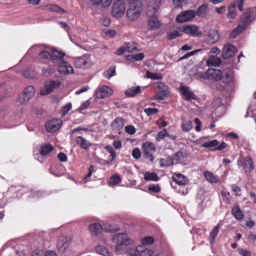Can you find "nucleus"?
I'll use <instances>...</instances> for the list:
<instances>
[{
	"label": "nucleus",
	"instance_id": "obj_35",
	"mask_svg": "<svg viewBox=\"0 0 256 256\" xmlns=\"http://www.w3.org/2000/svg\"><path fill=\"white\" fill-rule=\"evenodd\" d=\"M53 150L54 148L50 144H42L40 146V154L42 156H46L50 154Z\"/></svg>",
	"mask_w": 256,
	"mask_h": 256
},
{
	"label": "nucleus",
	"instance_id": "obj_53",
	"mask_svg": "<svg viewBox=\"0 0 256 256\" xmlns=\"http://www.w3.org/2000/svg\"><path fill=\"white\" fill-rule=\"evenodd\" d=\"M116 74V67H111L108 70L104 72L105 77L110 79Z\"/></svg>",
	"mask_w": 256,
	"mask_h": 256
},
{
	"label": "nucleus",
	"instance_id": "obj_1",
	"mask_svg": "<svg viewBox=\"0 0 256 256\" xmlns=\"http://www.w3.org/2000/svg\"><path fill=\"white\" fill-rule=\"evenodd\" d=\"M113 240L116 244V252L117 254L126 252L128 246L132 242V240L124 233L116 234L113 238Z\"/></svg>",
	"mask_w": 256,
	"mask_h": 256
},
{
	"label": "nucleus",
	"instance_id": "obj_4",
	"mask_svg": "<svg viewBox=\"0 0 256 256\" xmlns=\"http://www.w3.org/2000/svg\"><path fill=\"white\" fill-rule=\"evenodd\" d=\"M74 63L75 67L82 69L88 68L92 65L90 56L88 54L74 58Z\"/></svg>",
	"mask_w": 256,
	"mask_h": 256
},
{
	"label": "nucleus",
	"instance_id": "obj_14",
	"mask_svg": "<svg viewBox=\"0 0 256 256\" xmlns=\"http://www.w3.org/2000/svg\"><path fill=\"white\" fill-rule=\"evenodd\" d=\"M71 242V238L66 236H61L58 238L57 248L60 252H64Z\"/></svg>",
	"mask_w": 256,
	"mask_h": 256
},
{
	"label": "nucleus",
	"instance_id": "obj_43",
	"mask_svg": "<svg viewBox=\"0 0 256 256\" xmlns=\"http://www.w3.org/2000/svg\"><path fill=\"white\" fill-rule=\"evenodd\" d=\"M92 3L93 5L102 4L104 8H107L110 6L112 3V0H91Z\"/></svg>",
	"mask_w": 256,
	"mask_h": 256
},
{
	"label": "nucleus",
	"instance_id": "obj_3",
	"mask_svg": "<svg viewBox=\"0 0 256 256\" xmlns=\"http://www.w3.org/2000/svg\"><path fill=\"white\" fill-rule=\"evenodd\" d=\"M52 48L46 44H36L31 47L30 50L34 51L36 50V52H39L38 56L42 60H51V52Z\"/></svg>",
	"mask_w": 256,
	"mask_h": 256
},
{
	"label": "nucleus",
	"instance_id": "obj_10",
	"mask_svg": "<svg viewBox=\"0 0 256 256\" xmlns=\"http://www.w3.org/2000/svg\"><path fill=\"white\" fill-rule=\"evenodd\" d=\"M35 93V89L32 86H28L26 87L21 94L18 98V101L20 104H24L32 98Z\"/></svg>",
	"mask_w": 256,
	"mask_h": 256
},
{
	"label": "nucleus",
	"instance_id": "obj_5",
	"mask_svg": "<svg viewBox=\"0 0 256 256\" xmlns=\"http://www.w3.org/2000/svg\"><path fill=\"white\" fill-rule=\"evenodd\" d=\"M126 12V3L124 0H115L112 10V15L116 18H121Z\"/></svg>",
	"mask_w": 256,
	"mask_h": 256
},
{
	"label": "nucleus",
	"instance_id": "obj_57",
	"mask_svg": "<svg viewBox=\"0 0 256 256\" xmlns=\"http://www.w3.org/2000/svg\"><path fill=\"white\" fill-rule=\"evenodd\" d=\"M166 136H169V134L166 129H164L158 132V136H156V140L158 141H160L161 140L164 139Z\"/></svg>",
	"mask_w": 256,
	"mask_h": 256
},
{
	"label": "nucleus",
	"instance_id": "obj_49",
	"mask_svg": "<svg viewBox=\"0 0 256 256\" xmlns=\"http://www.w3.org/2000/svg\"><path fill=\"white\" fill-rule=\"evenodd\" d=\"M236 7L235 4H233L228 8V18L230 20L234 19L236 16Z\"/></svg>",
	"mask_w": 256,
	"mask_h": 256
},
{
	"label": "nucleus",
	"instance_id": "obj_52",
	"mask_svg": "<svg viewBox=\"0 0 256 256\" xmlns=\"http://www.w3.org/2000/svg\"><path fill=\"white\" fill-rule=\"evenodd\" d=\"M154 85L160 92H168V87L163 82H156L154 83Z\"/></svg>",
	"mask_w": 256,
	"mask_h": 256
},
{
	"label": "nucleus",
	"instance_id": "obj_54",
	"mask_svg": "<svg viewBox=\"0 0 256 256\" xmlns=\"http://www.w3.org/2000/svg\"><path fill=\"white\" fill-rule=\"evenodd\" d=\"M169 92H159L154 95V98L157 100H163L168 96Z\"/></svg>",
	"mask_w": 256,
	"mask_h": 256
},
{
	"label": "nucleus",
	"instance_id": "obj_25",
	"mask_svg": "<svg viewBox=\"0 0 256 256\" xmlns=\"http://www.w3.org/2000/svg\"><path fill=\"white\" fill-rule=\"evenodd\" d=\"M76 142L84 150L88 149L91 146V143L82 136H78L76 138Z\"/></svg>",
	"mask_w": 256,
	"mask_h": 256
},
{
	"label": "nucleus",
	"instance_id": "obj_61",
	"mask_svg": "<svg viewBox=\"0 0 256 256\" xmlns=\"http://www.w3.org/2000/svg\"><path fill=\"white\" fill-rule=\"evenodd\" d=\"M144 256H160L159 254L151 249L148 248L143 252Z\"/></svg>",
	"mask_w": 256,
	"mask_h": 256
},
{
	"label": "nucleus",
	"instance_id": "obj_62",
	"mask_svg": "<svg viewBox=\"0 0 256 256\" xmlns=\"http://www.w3.org/2000/svg\"><path fill=\"white\" fill-rule=\"evenodd\" d=\"M132 157L134 158H135L136 160L140 158L141 156V152H140V148H134L132 152Z\"/></svg>",
	"mask_w": 256,
	"mask_h": 256
},
{
	"label": "nucleus",
	"instance_id": "obj_7",
	"mask_svg": "<svg viewBox=\"0 0 256 256\" xmlns=\"http://www.w3.org/2000/svg\"><path fill=\"white\" fill-rule=\"evenodd\" d=\"M142 148L144 149V157L145 158H149L150 162H154V157L153 154L156 150L154 144L152 142H146L143 144Z\"/></svg>",
	"mask_w": 256,
	"mask_h": 256
},
{
	"label": "nucleus",
	"instance_id": "obj_48",
	"mask_svg": "<svg viewBox=\"0 0 256 256\" xmlns=\"http://www.w3.org/2000/svg\"><path fill=\"white\" fill-rule=\"evenodd\" d=\"M146 77L152 80H159L162 78V76L160 73H153L149 71H147L146 72Z\"/></svg>",
	"mask_w": 256,
	"mask_h": 256
},
{
	"label": "nucleus",
	"instance_id": "obj_38",
	"mask_svg": "<svg viewBox=\"0 0 256 256\" xmlns=\"http://www.w3.org/2000/svg\"><path fill=\"white\" fill-rule=\"evenodd\" d=\"M105 149L110 154V156L112 157L111 160H108L106 162L107 164L110 166L112 164V162L116 159V153L114 148L110 146H106L105 147Z\"/></svg>",
	"mask_w": 256,
	"mask_h": 256
},
{
	"label": "nucleus",
	"instance_id": "obj_8",
	"mask_svg": "<svg viewBox=\"0 0 256 256\" xmlns=\"http://www.w3.org/2000/svg\"><path fill=\"white\" fill-rule=\"evenodd\" d=\"M180 30L192 37H200L202 34V32L198 30V26L193 24H187L180 26Z\"/></svg>",
	"mask_w": 256,
	"mask_h": 256
},
{
	"label": "nucleus",
	"instance_id": "obj_24",
	"mask_svg": "<svg viewBox=\"0 0 256 256\" xmlns=\"http://www.w3.org/2000/svg\"><path fill=\"white\" fill-rule=\"evenodd\" d=\"M88 230L92 235L96 236L101 232L102 226L99 223H92L89 225Z\"/></svg>",
	"mask_w": 256,
	"mask_h": 256
},
{
	"label": "nucleus",
	"instance_id": "obj_21",
	"mask_svg": "<svg viewBox=\"0 0 256 256\" xmlns=\"http://www.w3.org/2000/svg\"><path fill=\"white\" fill-rule=\"evenodd\" d=\"M172 159H174L175 164H185L187 159V154L186 152L179 151L174 154Z\"/></svg>",
	"mask_w": 256,
	"mask_h": 256
},
{
	"label": "nucleus",
	"instance_id": "obj_22",
	"mask_svg": "<svg viewBox=\"0 0 256 256\" xmlns=\"http://www.w3.org/2000/svg\"><path fill=\"white\" fill-rule=\"evenodd\" d=\"M162 0H150L148 5V10L156 14L161 5Z\"/></svg>",
	"mask_w": 256,
	"mask_h": 256
},
{
	"label": "nucleus",
	"instance_id": "obj_45",
	"mask_svg": "<svg viewBox=\"0 0 256 256\" xmlns=\"http://www.w3.org/2000/svg\"><path fill=\"white\" fill-rule=\"evenodd\" d=\"M147 248L139 246L136 249L132 252L130 256H144L143 252L146 251Z\"/></svg>",
	"mask_w": 256,
	"mask_h": 256
},
{
	"label": "nucleus",
	"instance_id": "obj_28",
	"mask_svg": "<svg viewBox=\"0 0 256 256\" xmlns=\"http://www.w3.org/2000/svg\"><path fill=\"white\" fill-rule=\"evenodd\" d=\"M124 125V120L120 118H116L111 124V126L114 130H121Z\"/></svg>",
	"mask_w": 256,
	"mask_h": 256
},
{
	"label": "nucleus",
	"instance_id": "obj_23",
	"mask_svg": "<svg viewBox=\"0 0 256 256\" xmlns=\"http://www.w3.org/2000/svg\"><path fill=\"white\" fill-rule=\"evenodd\" d=\"M222 73V76L221 80L224 83L229 84L232 81L233 73L231 69H226L223 70Z\"/></svg>",
	"mask_w": 256,
	"mask_h": 256
},
{
	"label": "nucleus",
	"instance_id": "obj_27",
	"mask_svg": "<svg viewBox=\"0 0 256 256\" xmlns=\"http://www.w3.org/2000/svg\"><path fill=\"white\" fill-rule=\"evenodd\" d=\"M174 181L180 186H184L188 182L187 178L182 174H175L172 178Z\"/></svg>",
	"mask_w": 256,
	"mask_h": 256
},
{
	"label": "nucleus",
	"instance_id": "obj_15",
	"mask_svg": "<svg viewBox=\"0 0 256 256\" xmlns=\"http://www.w3.org/2000/svg\"><path fill=\"white\" fill-rule=\"evenodd\" d=\"M113 90L107 86H104L98 88L95 92V96L98 98H104L110 96Z\"/></svg>",
	"mask_w": 256,
	"mask_h": 256
},
{
	"label": "nucleus",
	"instance_id": "obj_31",
	"mask_svg": "<svg viewBox=\"0 0 256 256\" xmlns=\"http://www.w3.org/2000/svg\"><path fill=\"white\" fill-rule=\"evenodd\" d=\"M204 176L206 179L212 184L216 183L220 180L218 176L214 175L212 172L208 171L204 172Z\"/></svg>",
	"mask_w": 256,
	"mask_h": 256
},
{
	"label": "nucleus",
	"instance_id": "obj_18",
	"mask_svg": "<svg viewBox=\"0 0 256 256\" xmlns=\"http://www.w3.org/2000/svg\"><path fill=\"white\" fill-rule=\"evenodd\" d=\"M179 90L180 93L187 100H195L196 99V96L186 86H181Z\"/></svg>",
	"mask_w": 256,
	"mask_h": 256
},
{
	"label": "nucleus",
	"instance_id": "obj_46",
	"mask_svg": "<svg viewBox=\"0 0 256 256\" xmlns=\"http://www.w3.org/2000/svg\"><path fill=\"white\" fill-rule=\"evenodd\" d=\"M144 56L143 53H138L128 55L126 56V58L130 60L138 61L142 60L144 58Z\"/></svg>",
	"mask_w": 256,
	"mask_h": 256
},
{
	"label": "nucleus",
	"instance_id": "obj_60",
	"mask_svg": "<svg viewBox=\"0 0 256 256\" xmlns=\"http://www.w3.org/2000/svg\"><path fill=\"white\" fill-rule=\"evenodd\" d=\"M126 52H132L134 51H136L137 48L134 46V44L130 42L126 44V47H124Z\"/></svg>",
	"mask_w": 256,
	"mask_h": 256
},
{
	"label": "nucleus",
	"instance_id": "obj_37",
	"mask_svg": "<svg viewBox=\"0 0 256 256\" xmlns=\"http://www.w3.org/2000/svg\"><path fill=\"white\" fill-rule=\"evenodd\" d=\"M182 130L184 132H188L190 131L192 128V122L189 120L184 118L182 119Z\"/></svg>",
	"mask_w": 256,
	"mask_h": 256
},
{
	"label": "nucleus",
	"instance_id": "obj_9",
	"mask_svg": "<svg viewBox=\"0 0 256 256\" xmlns=\"http://www.w3.org/2000/svg\"><path fill=\"white\" fill-rule=\"evenodd\" d=\"M61 83L58 80H50L45 83L43 88L40 90V94L42 96L48 94L56 88H58Z\"/></svg>",
	"mask_w": 256,
	"mask_h": 256
},
{
	"label": "nucleus",
	"instance_id": "obj_34",
	"mask_svg": "<svg viewBox=\"0 0 256 256\" xmlns=\"http://www.w3.org/2000/svg\"><path fill=\"white\" fill-rule=\"evenodd\" d=\"M232 213L235 218L238 220H242L244 216L240 208L237 206L232 208Z\"/></svg>",
	"mask_w": 256,
	"mask_h": 256
},
{
	"label": "nucleus",
	"instance_id": "obj_59",
	"mask_svg": "<svg viewBox=\"0 0 256 256\" xmlns=\"http://www.w3.org/2000/svg\"><path fill=\"white\" fill-rule=\"evenodd\" d=\"M72 108V104L70 102L67 104L63 106L61 110L62 116H64Z\"/></svg>",
	"mask_w": 256,
	"mask_h": 256
},
{
	"label": "nucleus",
	"instance_id": "obj_51",
	"mask_svg": "<svg viewBox=\"0 0 256 256\" xmlns=\"http://www.w3.org/2000/svg\"><path fill=\"white\" fill-rule=\"evenodd\" d=\"M120 177L117 174H114L111 176L109 180V184L110 186H114L118 184L120 182Z\"/></svg>",
	"mask_w": 256,
	"mask_h": 256
},
{
	"label": "nucleus",
	"instance_id": "obj_17",
	"mask_svg": "<svg viewBox=\"0 0 256 256\" xmlns=\"http://www.w3.org/2000/svg\"><path fill=\"white\" fill-rule=\"evenodd\" d=\"M58 64V70L60 74L66 75L74 72L73 68L66 61L64 60Z\"/></svg>",
	"mask_w": 256,
	"mask_h": 256
},
{
	"label": "nucleus",
	"instance_id": "obj_50",
	"mask_svg": "<svg viewBox=\"0 0 256 256\" xmlns=\"http://www.w3.org/2000/svg\"><path fill=\"white\" fill-rule=\"evenodd\" d=\"M96 252L104 256H111L110 252L106 250V249L101 246H98L96 248Z\"/></svg>",
	"mask_w": 256,
	"mask_h": 256
},
{
	"label": "nucleus",
	"instance_id": "obj_44",
	"mask_svg": "<svg viewBox=\"0 0 256 256\" xmlns=\"http://www.w3.org/2000/svg\"><path fill=\"white\" fill-rule=\"evenodd\" d=\"M208 12V8L206 4H204L200 6L196 12L200 17H202L206 16Z\"/></svg>",
	"mask_w": 256,
	"mask_h": 256
},
{
	"label": "nucleus",
	"instance_id": "obj_19",
	"mask_svg": "<svg viewBox=\"0 0 256 256\" xmlns=\"http://www.w3.org/2000/svg\"><path fill=\"white\" fill-rule=\"evenodd\" d=\"M160 25V21L156 15H152L148 19V26L150 30L158 29Z\"/></svg>",
	"mask_w": 256,
	"mask_h": 256
},
{
	"label": "nucleus",
	"instance_id": "obj_42",
	"mask_svg": "<svg viewBox=\"0 0 256 256\" xmlns=\"http://www.w3.org/2000/svg\"><path fill=\"white\" fill-rule=\"evenodd\" d=\"M244 162L246 172H250L254 169L252 160L250 156L244 158Z\"/></svg>",
	"mask_w": 256,
	"mask_h": 256
},
{
	"label": "nucleus",
	"instance_id": "obj_40",
	"mask_svg": "<svg viewBox=\"0 0 256 256\" xmlns=\"http://www.w3.org/2000/svg\"><path fill=\"white\" fill-rule=\"evenodd\" d=\"M174 164V159L170 157H168L166 158H161L160 160V166L162 168L168 167Z\"/></svg>",
	"mask_w": 256,
	"mask_h": 256
},
{
	"label": "nucleus",
	"instance_id": "obj_36",
	"mask_svg": "<svg viewBox=\"0 0 256 256\" xmlns=\"http://www.w3.org/2000/svg\"><path fill=\"white\" fill-rule=\"evenodd\" d=\"M220 226V224H218L210 234V242L211 244L214 243L215 238L218 234Z\"/></svg>",
	"mask_w": 256,
	"mask_h": 256
},
{
	"label": "nucleus",
	"instance_id": "obj_26",
	"mask_svg": "<svg viewBox=\"0 0 256 256\" xmlns=\"http://www.w3.org/2000/svg\"><path fill=\"white\" fill-rule=\"evenodd\" d=\"M208 43L213 44L218 40L220 34L216 30H210L208 32Z\"/></svg>",
	"mask_w": 256,
	"mask_h": 256
},
{
	"label": "nucleus",
	"instance_id": "obj_58",
	"mask_svg": "<svg viewBox=\"0 0 256 256\" xmlns=\"http://www.w3.org/2000/svg\"><path fill=\"white\" fill-rule=\"evenodd\" d=\"M144 112L147 116H150L157 114L158 109L157 108H146L144 110Z\"/></svg>",
	"mask_w": 256,
	"mask_h": 256
},
{
	"label": "nucleus",
	"instance_id": "obj_39",
	"mask_svg": "<svg viewBox=\"0 0 256 256\" xmlns=\"http://www.w3.org/2000/svg\"><path fill=\"white\" fill-rule=\"evenodd\" d=\"M144 178L146 181L158 182L159 180L158 174L154 172H146Z\"/></svg>",
	"mask_w": 256,
	"mask_h": 256
},
{
	"label": "nucleus",
	"instance_id": "obj_56",
	"mask_svg": "<svg viewBox=\"0 0 256 256\" xmlns=\"http://www.w3.org/2000/svg\"><path fill=\"white\" fill-rule=\"evenodd\" d=\"M141 243L144 244H152L154 242V238L152 236H146L141 239Z\"/></svg>",
	"mask_w": 256,
	"mask_h": 256
},
{
	"label": "nucleus",
	"instance_id": "obj_30",
	"mask_svg": "<svg viewBox=\"0 0 256 256\" xmlns=\"http://www.w3.org/2000/svg\"><path fill=\"white\" fill-rule=\"evenodd\" d=\"M44 8L46 10L56 12L60 14H64L66 11L62 8L56 4H48L44 6Z\"/></svg>",
	"mask_w": 256,
	"mask_h": 256
},
{
	"label": "nucleus",
	"instance_id": "obj_13",
	"mask_svg": "<svg viewBox=\"0 0 256 256\" xmlns=\"http://www.w3.org/2000/svg\"><path fill=\"white\" fill-rule=\"evenodd\" d=\"M64 52L58 50L55 48L51 50V60L56 64H58L64 61Z\"/></svg>",
	"mask_w": 256,
	"mask_h": 256
},
{
	"label": "nucleus",
	"instance_id": "obj_12",
	"mask_svg": "<svg viewBox=\"0 0 256 256\" xmlns=\"http://www.w3.org/2000/svg\"><path fill=\"white\" fill-rule=\"evenodd\" d=\"M62 124V122L59 118H54L46 123V130L49 132H54L58 130Z\"/></svg>",
	"mask_w": 256,
	"mask_h": 256
},
{
	"label": "nucleus",
	"instance_id": "obj_11",
	"mask_svg": "<svg viewBox=\"0 0 256 256\" xmlns=\"http://www.w3.org/2000/svg\"><path fill=\"white\" fill-rule=\"evenodd\" d=\"M196 14L194 10H188L178 14L176 21L178 23H182L192 20L196 16Z\"/></svg>",
	"mask_w": 256,
	"mask_h": 256
},
{
	"label": "nucleus",
	"instance_id": "obj_2",
	"mask_svg": "<svg viewBox=\"0 0 256 256\" xmlns=\"http://www.w3.org/2000/svg\"><path fill=\"white\" fill-rule=\"evenodd\" d=\"M142 10L143 4L142 2L130 4L126 12L128 18L130 21L136 20L140 17Z\"/></svg>",
	"mask_w": 256,
	"mask_h": 256
},
{
	"label": "nucleus",
	"instance_id": "obj_64",
	"mask_svg": "<svg viewBox=\"0 0 256 256\" xmlns=\"http://www.w3.org/2000/svg\"><path fill=\"white\" fill-rule=\"evenodd\" d=\"M148 190L154 192L158 193L160 192V188L158 184H152L149 186Z\"/></svg>",
	"mask_w": 256,
	"mask_h": 256
},
{
	"label": "nucleus",
	"instance_id": "obj_6",
	"mask_svg": "<svg viewBox=\"0 0 256 256\" xmlns=\"http://www.w3.org/2000/svg\"><path fill=\"white\" fill-rule=\"evenodd\" d=\"M256 18V8H250L240 16V22L247 28Z\"/></svg>",
	"mask_w": 256,
	"mask_h": 256
},
{
	"label": "nucleus",
	"instance_id": "obj_47",
	"mask_svg": "<svg viewBox=\"0 0 256 256\" xmlns=\"http://www.w3.org/2000/svg\"><path fill=\"white\" fill-rule=\"evenodd\" d=\"M218 144V142L216 140H213L204 142L202 146L206 148H212L214 150H216V148Z\"/></svg>",
	"mask_w": 256,
	"mask_h": 256
},
{
	"label": "nucleus",
	"instance_id": "obj_20",
	"mask_svg": "<svg viewBox=\"0 0 256 256\" xmlns=\"http://www.w3.org/2000/svg\"><path fill=\"white\" fill-rule=\"evenodd\" d=\"M208 79H213L216 81L221 80L222 75V71L218 69L209 68L207 70Z\"/></svg>",
	"mask_w": 256,
	"mask_h": 256
},
{
	"label": "nucleus",
	"instance_id": "obj_32",
	"mask_svg": "<svg viewBox=\"0 0 256 256\" xmlns=\"http://www.w3.org/2000/svg\"><path fill=\"white\" fill-rule=\"evenodd\" d=\"M246 28L244 25L241 24L231 32L229 34V37L231 38H235L237 36L243 32Z\"/></svg>",
	"mask_w": 256,
	"mask_h": 256
},
{
	"label": "nucleus",
	"instance_id": "obj_41",
	"mask_svg": "<svg viewBox=\"0 0 256 256\" xmlns=\"http://www.w3.org/2000/svg\"><path fill=\"white\" fill-rule=\"evenodd\" d=\"M180 27H178L174 31H171L168 33L167 38L169 40L176 38L182 36L181 32H182L180 30Z\"/></svg>",
	"mask_w": 256,
	"mask_h": 256
},
{
	"label": "nucleus",
	"instance_id": "obj_63",
	"mask_svg": "<svg viewBox=\"0 0 256 256\" xmlns=\"http://www.w3.org/2000/svg\"><path fill=\"white\" fill-rule=\"evenodd\" d=\"M135 128L132 125H128L125 127V131L129 134H134L136 132Z\"/></svg>",
	"mask_w": 256,
	"mask_h": 256
},
{
	"label": "nucleus",
	"instance_id": "obj_16",
	"mask_svg": "<svg viewBox=\"0 0 256 256\" xmlns=\"http://www.w3.org/2000/svg\"><path fill=\"white\" fill-rule=\"evenodd\" d=\"M236 52L234 46L230 43L226 44L222 51V56L224 58H229L233 56Z\"/></svg>",
	"mask_w": 256,
	"mask_h": 256
},
{
	"label": "nucleus",
	"instance_id": "obj_33",
	"mask_svg": "<svg viewBox=\"0 0 256 256\" xmlns=\"http://www.w3.org/2000/svg\"><path fill=\"white\" fill-rule=\"evenodd\" d=\"M222 62L220 58L216 56H210L206 60V64L208 66H218Z\"/></svg>",
	"mask_w": 256,
	"mask_h": 256
},
{
	"label": "nucleus",
	"instance_id": "obj_55",
	"mask_svg": "<svg viewBox=\"0 0 256 256\" xmlns=\"http://www.w3.org/2000/svg\"><path fill=\"white\" fill-rule=\"evenodd\" d=\"M24 76L27 78L32 79L35 78L36 74L33 70L27 69L24 72Z\"/></svg>",
	"mask_w": 256,
	"mask_h": 256
},
{
	"label": "nucleus",
	"instance_id": "obj_29",
	"mask_svg": "<svg viewBox=\"0 0 256 256\" xmlns=\"http://www.w3.org/2000/svg\"><path fill=\"white\" fill-rule=\"evenodd\" d=\"M141 92V88L140 86L131 87L125 91L124 94L127 97H134Z\"/></svg>",
	"mask_w": 256,
	"mask_h": 256
}]
</instances>
